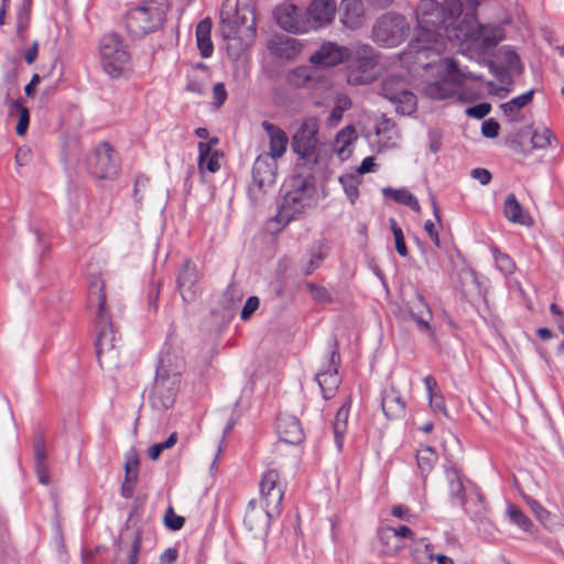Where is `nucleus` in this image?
<instances>
[{"mask_svg":"<svg viewBox=\"0 0 564 564\" xmlns=\"http://www.w3.org/2000/svg\"><path fill=\"white\" fill-rule=\"evenodd\" d=\"M273 14L283 30L295 34L308 32V22L295 4L282 3L274 9Z\"/></svg>","mask_w":564,"mask_h":564,"instance_id":"nucleus-18","label":"nucleus"},{"mask_svg":"<svg viewBox=\"0 0 564 564\" xmlns=\"http://www.w3.org/2000/svg\"><path fill=\"white\" fill-rule=\"evenodd\" d=\"M340 23L349 30H358L365 23V6L361 0H341Z\"/></svg>","mask_w":564,"mask_h":564,"instance_id":"nucleus-22","label":"nucleus"},{"mask_svg":"<svg viewBox=\"0 0 564 564\" xmlns=\"http://www.w3.org/2000/svg\"><path fill=\"white\" fill-rule=\"evenodd\" d=\"M348 417H349V402H346L338 409L336 416H335V421H334V435H335L336 446L338 449H341L343 445H344V436L347 431Z\"/></svg>","mask_w":564,"mask_h":564,"instance_id":"nucleus-34","label":"nucleus"},{"mask_svg":"<svg viewBox=\"0 0 564 564\" xmlns=\"http://www.w3.org/2000/svg\"><path fill=\"white\" fill-rule=\"evenodd\" d=\"M138 464H139V460L135 456L129 458L127 462H126V477H127V481H134L135 478H137V474L133 473L134 469H137L138 467Z\"/></svg>","mask_w":564,"mask_h":564,"instance_id":"nucleus-61","label":"nucleus"},{"mask_svg":"<svg viewBox=\"0 0 564 564\" xmlns=\"http://www.w3.org/2000/svg\"><path fill=\"white\" fill-rule=\"evenodd\" d=\"M183 368L184 361L180 356L171 352L161 355L151 393V402L155 409L166 410L173 405Z\"/></svg>","mask_w":564,"mask_h":564,"instance_id":"nucleus-6","label":"nucleus"},{"mask_svg":"<svg viewBox=\"0 0 564 564\" xmlns=\"http://www.w3.org/2000/svg\"><path fill=\"white\" fill-rule=\"evenodd\" d=\"M495 262L497 269L505 275H510L516 270V264L513 260L506 253L498 251L497 249L492 250Z\"/></svg>","mask_w":564,"mask_h":564,"instance_id":"nucleus-46","label":"nucleus"},{"mask_svg":"<svg viewBox=\"0 0 564 564\" xmlns=\"http://www.w3.org/2000/svg\"><path fill=\"white\" fill-rule=\"evenodd\" d=\"M471 176L479 181L481 185H487L491 181V173L486 169H474Z\"/></svg>","mask_w":564,"mask_h":564,"instance_id":"nucleus-62","label":"nucleus"},{"mask_svg":"<svg viewBox=\"0 0 564 564\" xmlns=\"http://www.w3.org/2000/svg\"><path fill=\"white\" fill-rule=\"evenodd\" d=\"M382 411L389 419H399L405 413V402L393 387L386 389L381 398Z\"/></svg>","mask_w":564,"mask_h":564,"instance_id":"nucleus-27","label":"nucleus"},{"mask_svg":"<svg viewBox=\"0 0 564 564\" xmlns=\"http://www.w3.org/2000/svg\"><path fill=\"white\" fill-rule=\"evenodd\" d=\"M325 257H326V249L324 246L318 245V246L314 247L310 253V258H308L307 262L303 265L302 270H303L304 274L308 275L314 270H316L321 265V263Z\"/></svg>","mask_w":564,"mask_h":564,"instance_id":"nucleus-44","label":"nucleus"},{"mask_svg":"<svg viewBox=\"0 0 564 564\" xmlns=\"http://www.w3.org/2000/svg\"><path fill=\"white\" fill-rule=\"evenodd\" d=\"M413 532L410 528L405 525H400L398 528H386L380 532V539H390V538H409L412 539Z\"/></svg>","mask_w":564,"mask_h":564,"instance_id":"nucleus-51","label":"nucleus"},{"mask_svg":"<svg viewBox=\"0 0 564 564\" xmlns=\"http://www.w3.org/2000/svg\"><path fill=\"white\" fill-rule=\"evenodd\" d=\"M413 75L424 78L423 91L433 99H446L454 95L456 87L466 76L452 58L430 56L421 62L412 58L410 62H401Z\"/></svg>","mask_w":564,"mask_h":564,"instance_id":"nucleus-2","label":"nucleus"},{"mask_svg":"<svg viewBox=\"0 0 564 564\" xmlns=\"http://www.w3.org/2000/svg\"><path fill=\"white\" fill-rule=\"evenodd\" d=\"M88 301L91 306L97 307L96 354L99 364L100 366H116L119 359L118 344L120 338L117 337L105 308L104 282L99 275L91 274L89 279Z\"/></svg>","mask_w":564,"mask_h":564,"instance_id":"nucleus-4","label":"nucleus"},{"mask_svg":"<svg viewBox=\"0 0 564 564\" xmlns=\"http://www.w3.org/2000/svg\"><path fill=\"white\" fill-rule=\"evenodd\" d=\"M463 13L460 0H421L415 10L416 26L406 51L400 54V62L417 58L423 62L430 56L437 57L451 46L449 34L456 19Z\"/></svg>","mask_w":564,"mask_h":564,"instance_id":"nucleus-1","label":"nucleus"},{"mask_svg":"<svg viewBox=\"0 0 564 564\" xmlns=\"http://www.w3.org/2000/svg\"><path fill=\"white\" fill-rule=\"evenodd\" d=\"M212 22L206 19L196 26V42L202 57L208 58L213 55L214 45L210 39Z\"/></svg>","mask_w":564,"mask_h":564,"instance_id":"nucleus-31","label":"nucleus"},{"mask_svg":"<svg viewBox=\"0 0 564 564\" xmlns=\"http://www.w3.org/2000/svg\"><path fill=\"white\" fill-rule=\"evenodd\" d=\"M406 305L410 316L415 322L419 329L426 333L431 338H434L435 333L431 326L433 313L424 296L416 292Z\"/></svg>","mask_w":564,"mask_h":564,"instance_id":"nucleus-20","label":"nucleus"},{"mask_svg":"<svg viewBox=\"0 0 564 564\" xmlns=\"http://www.w3.org/2000/svg\"><path fill=\"white\" fill-rule=\"evenodd\" d=\"M406 19L398 13L382 14L372 26V40L384 47H394L403 42L409 32Z\"/></svg>","mask_w":564,"mask_h":564,"instance_id":"nucleus-9","label":"nucleus"},{"mask_svg":"<svg viewBox=\"0 0 564 564\" xmlns=\"http://www.w3.org/2000/svg\"><path fill=\"white\" fill-rule=\"evenodd\" d=\"M417 466L422 474H429L437 462V453L432 446H422L416 452Z\"/></svg>","mask_w":564,"mask_h":564,"instance_id":"nucleus-36","label":"nucleus"},{"mask_svg":"<svg viewBox=\"0 0 564 564\" xmlns=\"http://www.w3.org/2000/svg\"><path fill=\"white\" fill-rule=\"evenodd\" d=\"M360 182V177L355 173L339 176V183L351 204H354L359 196L358 186Z\"/></svg>","mask_w":564,"mask_h":564,"instance_id":"nucleus-37","label":"nucleus"},{"mask_svg":"<svg viewBox=\"0 0 564 564\" xmlns=\"http://www.w3.org/2000/svg\"><path fill=\"white\" fill-rule=\"evenodd\" d=\"M170 9L169 0H143L126 14V26L134 37H142L158 31L164 23Z\"/></svg>","mask_w":564,"mask_h":564,"instance_id":"nucleus-7","label":"nucleus"},{"mask_svg":"<svg viewBox=\"0 0 564 564\" xmlns=\"http://www.w3.org/2000/svg\"><path fill=\"white\" fill-rule=\"evenodd\" d=\"M533 90H529L518 97L512 98L508 102L502 104L500 107L503 113L508 117H514L521 108L531 102Z\"/></svg>","mask_w":564,"mask_h":564,"instance_id":"nucleus-38","label":"nucleus"},{"mask_svg":"<svg viewBox=\"0 0 564 564\" xmlns=\"http://www.w3.org/2000/svg\"><path fill=\"white\" fill-rule=\"evenodd\" d=\"M376 133L381 149L388 150L398 147L400 133L390 121H381L376 128Z\"/></svg>","mask_w":564,"mask_h":564,"instance_id":"nucleus-30","label":"nucleus"},{"mask_svg":"<svg viewBox=\"0 0 564 564\" xmlns=\"http://www.w3.org/2000/svg\"><path fill=\"white\" fill-rule=\"evenodd\" d=\"M350 50L335 42H324L308 58L310 63L318 67H335L350 57Z\"/></svg>","mask_w":564,"mask_h":564,"instance_id":"nucleus-16","label":"nucleus"},{"mask_svg":"<svg viewBox=\"0 0 564 564\" xmlns=\"http://www.w3.org/2000/svg\"><path fill=\"white\" fill-rule=\"evenodd\" d=\"M507 514L512 523L519 527L521 530L529 532L533 528L532 521L522 512V510L516 505H509L507 508Z\"/></svg>","mask_w":564,"mask_h":564,"instance_id":"nucleus-40","label":"nucleus"},{"mask_svg":"<svg viewBox=\"0 0 564 564\" xmlns=\"http://www.w3.org/2000/svg\"><path fill=\"white\" fill-rule=\"evenodd\" d=\"M289 186L290 188L278 207L276 215L270 220L271 224L278 225L276 230L304 216L317 202L313 177L295 176L290 181Z\"/></svg>","mask_w":564,"mask_h":564,"instance_id":"nucleus-5","label":"nucleus"},{"mask_svg":"<svg viewBox=\"0 0 564 564\" xmlns=\"http://www.w3.org/2000/svg\"><path fill=\"white\" fill-rule=\"evenodd\" d=\"M447 478L449 480V494L459 505L465 502V490L462 479L459 478L456 470L447 471Z\"/></svg>","mask_w":564,"mask_h":564,"instance_id":"nucleus-41","label":"nucleus"},{"mask_svg":"<svg viewBox=\"0 0 564 564\" xmlns=\"http://www.w3.org/2000/svg\"><path fill=\"white\" fill-rule=\"evenodd\" d=\"M356 140V129L352 126H346L336 134L334 142V151L341 160H346L350 156V147Z\"/></svg>","mask_w":564,"mask_h":564,"instance_id":"nucleus-29","label":"nucleus"},{"mask_svg":"<svg viewBox=\"0 0 564 564\" xmlns=\"http://www.w3.org/2000/svg\"><path fill=\"white\" fill-rule=\"evenodd\" d=\"M525 502L530 507L531 511L535 514L536 519L543 524L547 525L551 518V513L543 508L536 500L525 497Z\"/></svg>","mask_w":564,"mask_h":564,"instance_id":"nucleus-50","label":"nucleus"},{"mask_svg":"<svg viewBox=\"0 0 564 564\" xmlns=\"http://www.w3.org/2000/svg\"><path fill=\"white\" fill-rule=\"evenodd\" d=\"M141 550V534L135 533L133 539V545L129 555V564H138V556Z\"/></svg>","mask_w":564,"mask_h":564,"instance_id":"nucleus-60","label":"nucleus"},{"mask_svg":"<svg viewBox=\"0 0 564 564\" xmlns=\"http://www.w3.org/2000/svg\"><path fill=\"white\" fill-rule=\"evenodd\" d=\"M373 61L368 57L359 58L347 68V82L350 85H366L375 78Z\"/></svg>","mask_w":564,"mask_h":564,"instance_id":"nucleus-26","label":"nucleus"},{"mask_svg":"<svg viewBox=\"0 0 564 564\" xmlns=\"http://www.w3.org/2000/svg\"><path fill=\"white\" fill-rule=\"evenodd\" d=\"M99 56L104 70L110 77L121 76L131 61L126 43L117 33H108L100 39Z\"/></svg>","mask_w":564,"mask_h":564,"instance_id":"nucleus-8","label":"nucleus"},{"mask_svg":"<svg viewBox=\"0 0 564 564\" xmlns=\"http://www.w3.org/2000/svg\"><path fill=\"white\" fill-rule=\"evenodd\" d=\"M177 442V433H172L164 442L155 443L148 449V456L152 460H156L164 449L173 447Z\"/></svg>","mask_w":564,"mask_h":564,"instance_id":"nucleus-48","label":"nucleus"},{"mask_svg":"<svg viewBox=\"0 0 564 564\" xmlns=\"http://www.w3.org/2000/svg\"><path fill=\"white\" fill-rule=\"evenodd\" d=\"M276 163L267 155H259L252 169V186L259 191H264L275 182Z\"/></svg>","mask_w":564,"mask_h":564,"instance_id":"nucleus-21","label":"nucleus"},{"mask_svg":"<svg viewBox=\"0 0 564 564\" xmlns=\"http://www.w3.org/2000/svg\"><path fill=\"white\" fill-rule=\"evenodd\" d=\"M107 142L99 143L85 159L87 171L96 178H111L117 173V161Z\"/></svg>","mask_w":564,"mask_h":564,"instance_id":"nucleus-11","label":"nucleus"},{"mask_svg":"<svg viewBox=\"0 0 564 564\" xmlns=\"http://www.w3.org/2000/svg\"><path fill=\"white\" fill-rule=\"evenodd\" d=\"M10 115L18 116L19 118L18 124L15 127L17 134H25L30 122V115L28 108L22 106L19 101H11Z\"/></svg>","mask_w":564,"mask_h":564,"instance_id":"nucleus-39","label":"nucleus"},{"mask_svg":"<svg viewBox=\"0 0 564 564\" xmlns=\"http://www.w3.org/2000/svg\"><path fill=\"white\" fill-rule=\"evenodd\" d=\"M339 354L336 341L329 345V358L327 365L316 373V381L322 390L323 397L329 399L340 383L338 376Z\"/></svg>","mask_w":564,"mask_h":564,"instance_id":"nucleus-15","label":"nucleus"},{"mask_svg":"<svg viewBox=\"0 0 564 564\" xmlns=\"http://www.w3.org/2000/svg\"><path fill=\"white\" fill-rule=\"evenodd\" d=\"M247 36L242 37V35L237 32H232L225 35L227 41V53L232 59H238L242 53H245L251 45L256 31L252 28L246 30Z\"/></svg>","mask_w":564,"mask_h":564,"instance_id":"nucleus-28","label":"nucleus"},{"mask_svg":"<svg viewBox=\"0 0 564 564\" xmlns=\"http://www.w3.org/2000/svg\"><path fill=\"white\" fill-rule=\"evenodd\" d=\"M218 138H210L207 142L198 143V167L203 171L215 173L220 169V153L214 148L218 144Z\"/></svg>","mask_w":564,"mask_h":564,"instance_id":"nucleus-25","label":"nucleus"},{"mask_svg":"<svg viewBox=\"0 0 564 564\" xmlns=\"http://www.w3.org/2000/svg\"><path fill=\"white\" fill-rule=\"evenodd\" d=\"M30 11H31L30 0H24V2L18 9V12H17V34L19 36H22L23 33L29 28Z\"/></svg>","mask_w":564,"mask_h":564,"instance_id":"nucleus-45","label":"nucleus"},{"mask_svg":"<svg viewBox=\"0 0 564 564\" xmlns=\"http://www.w3.org/2000/svg\"><path fill=\"white\" fill-rule=\"evenodd\" d=\"M429 403L433 412L445 413V401L441 393L436 392L430 395Z\"/></svg>","mask_w":564,"mask_h":564,"instance_id":"nucleus-57","label":"nucleus"},{"mask_svg":"<svg viewBox=\"0 0 564 564\" xmlns=\"http://www.w3.org/2000/svg\"><path fill=\"white\" fill-rule=\"evenodd\" d=\"M449 34L452 47L469 57L480 56L487 50L497 46L505 39V31L498 24H480L477 21L476 12H467L463 20Z\"/></svg>","mask_w":564,"mask_h":564,"instance_id":"nucleus-3","label":"nucleus"},{"mask_svg":"<svg viewBox=\"0 0 564 564\" xmlns=\"http://www.w3.org/2000/svg\"><path fill=\"white\" fill-rule=\"evenodd\" d=\"M184 522L185 520L183 517L177 516L172 508H169L164 517V524L167 529L172 531L181 530L184 525Z\"/></svg>","mask_w":564,"mask_h":564,"instance_id":"nucleus-52","label":"nucleus"},{"mask_svg":"<svg viewBox=\"0 0 564 564\" xmlns=\"http://www.w3.org/2000/svg\"><path fill=\"white\" fill-rule=\"evenodd\" d=\"M306 289L316 301L323 302L326 301L328 297L327 291L324 288L318 286L314 283H306Z\"/></svg>","mask_w":564,"mask_h":564,"instance_id":"nucleus-58","label":"nucleus"},{"mask_svg":"<svg viewBox=\"0 0 564 564\" xmlns=\"http://www.w3.org/2000/svg\"><path fill=\"white\" fill-rule=\"evenodd\" d=\"M413 557L417 564H432V545L425 539L420 540L414 546Z\"/></svg>","mask_w":564,"mask_h":564,"instance_id":"nucleus-42","label":"nucleus"},{"mask_svg":"<svg viewBox=\"0 0 564 564\" xmlns=\"http://www.w3.org/2000/svg\"><path fill=\"white\" fill-rule=\"evenodd\" d=\"M279 513L280 511L270 510V507L251 500L248 503L243 523L254 538L264 540L269 533L271 519Z\"/></svg>","mask_w":564,"mask_h":564,"instance_id":"nucleus-13","label":"nucleus"},{"mask_svg":"<svg viewBox=\"0 0 564 564\" xmlns=\"http://www.w3.org/2000/svg\"><path fill=\"white\" fill-rule=\"evenodd\" d=\"M227 99V91L223 83H217L213 87V105L216 109L221 107Z\"/></svg>","mask_w":564,"mask_h":564,"instance_id":"nucleus-53","label":"nucleus"},{"mask_svg":"<svg viewBox=\"0 0 564 564\" xmlns=\"http://www.w3.org/2000/svg\"><path fill=\"white\" fill-rule=\"evenodd\" d=\"M259 306V299L257 296H250L245 303L240 317L247 321Z\"/></svg>","mask_w":564,"mask_h":564,"instance_id":"nucleus-55","label":"nucleus"},{"mask_svg":"<svg viewBox=\"0 0 564 564\" xmlns=\"http://www.w3.org/2000/svg\"><path fill=\"white\" fill-rule=\"evenodd\" d=\"M390 227L393 234L395 249L401 257L408 256V249L404 241L402 229L398 226L394 219H390Z\"/></svg>","mask_w":564,"mask_h":564,"instance_id":"nucleus-49","label":"nucleus"},{"mask_svg":"<svg viewBox=\"0 0 564 564\" xmlns=\"http://www.w3.org/2000/svg\"><path fill=\"white\" fill-rule=\"evenodd\" d=\"M384 196L391 197L394 202L410 207L414 212H420L421 206L417 198L405 188H383Z\"/></svg>","mask_w":564,"mask_h":564,"instance_id":"nucleus-35","label":"nucleus"},{"mask_svg":"<svg viewBox=\"0 0 564 564\" xmlns=\"http://www.w3.org/2000/svg\"><path fill=\"white\" fill-rule=\"evenodd\" d=\"M262 128L269 138L270 152L267 156L274 161L282 158L289 144V138L286 133L281 128L269 121H263Z\"/></svg>","mask_w":564,"mask_h":564,"instance_id":"nucleus-24","label":"nucleus"},{"mask_svg":"<svg viewBox=\"0 0 564 564\" xmlns=\"http://www.w3.org/2000/svg\"><path fill=\"white\" fill-rule=\"evenodd\" d=\"M259 491L260 500L258 503L270 507V510L281 512L284 491L280 481V475L275 469H268L262 474Z\"/></svg>","mask_w":564,"mask_h":564,"instance_id":"nucleus-14","label":"nucleus"},{"mask_svg":"<svg viewBox=\"0 0 564 564\" xmlns=\"http://www.w3.org/2000/svg\"><path fill=\"white\" fill-rule=\"evenodd\" d=\"M276 430L281 441L288 444H300L304 440V432L297 417L281 414L276 420Z\"/></svg>","mask_w":564,"mask_h":564,"instance_id":"nucleus-23","label":"nucleus"},{"mask_svg":"<svg viewBox=\"0 0 564 564\" xmlns=\"http://www.w3.org/2000/svg\"><path fill=\"white\" fill-rule=\"evenodd\" d=\"M177 558V551L175 549L165 550L160 556L161 564H172Z\"/></svg>","mask_w":564,"mask_h":564,"instance_id":"nucleus-64","label":"nucleus"},{"mask_svg":"<svg viewBox=\"0 0 564 564\" xmlns=\"http://www.w3.org/2000/svg\"><path fill=\"white\" fill-rule=\"evenodd\" d=\"M337 12L335 0H313L307 8L308 31L321 30L333 23Z\"/></svg>","mask_w":564,"mask_h":564,"instance_id":"nucleus-19","label":"nucleus"},{"mask_svg":"<svg viewBox=\"0 0 564 564\" xmlns=\"http://www.w3.org/2000/svg\"><path fill=\"white\" fill-rule=\"evenodd\" d=\"M555 140L553 132L546 127H540L534 130L531 142L534 149H546Z\"/></svg>","mask_w":564,"mask_h":564,"instance_id":"nucleus-43","label":"nucleus"},{"mask_svg":"<svg viewBox=\"0 0 564 564\" xmlns=\"http://www.w3.org/2000/svg\"><path fill=\"white\" fill-rule=\"evenodd\" d=\"M490 110L491 106L488 102H481L476 106L467 108L466 115L471 118L482 119L490 112Z\"/></svg>","mask_w":564,"mask_h":564,"instance_id":"nucleus-54","label":"nucleus"},{"mask_svg":"<svg viewBox=\"0 0 564 564\" xmlns=\"http://www.w3.org/2000/svg\"><path fill=\"white\" fill-rule=\"evenodd\" d=\"M376 167L375 159L372 156H367L362 160L361 164L357 167L356 173L359 177L360 175L373 172Z\"/></svg>","mask_w":564,"mask_h":564,"instance_id":"nucleus-59","label":"nucleus"},{"mask_svg":"<svg viewBox=\"0 0 564 564\" xmlns=\"http://www.w3.org/2000/svg\"><path fill=\"white\" fill-rule=\"evenodd\" d=\"M381 95L395 105L397 112L411 115L416 109V97L406 89L401 76H389L382 80Z\"/></svg>","mask_w":564,"mask_h":564,"instance_id":"nucleus-10","label":"nucleus"},{"mask_svg":"<svg viewBox=\"0 0 564 564\" xmlns=\"http://www.w3.org/2000/svg\"><path fill=\"white\" fill-rule=\"evenodd\" d=\"M318 130L319 124L316 118L304 119L292 137L293 151L303 159L315 155L318 145Z\"/></svg>","mask_w":564,"mask_h":564,"instance_id":"nucleus-12","label":"nucleus"},{"mask_svg":"<svg viewBox=\"0 0 564 564\" xmlns=\"http://www.w3.org/2000/svg\"><path fill=\"white\" fill-rule=\"evenodd\" d=\"M481 133L486 138H495L499 133V124L497 121L489 119L482 122Z\"/></svg>","mask_w":564,"mask_h":564,"instance_id":"nucleus-56","label":"nucleus"},{"mask_svg":"<svg viewBox=\"0 0 564 564\" xmlns=\"http://www.w3.org/2000/svg\"><path fill=\"white\" fill-rule=\"evenodd\" d=\"M269 47L274 55L285 58H293L300 52L299 42L289 36L272 41Z\"/></svg>","mask_w":564,"mask_h":564,"instance_id":"nucleus-33","label":"nucleus"},{"mask_svg":"<svg viewBox=\"0 0 564 564\" xmlns=\"http://www.w3.org/2000/svg\"><path fill=\"white\" fill-rule=\"evenodd\" d=\"M39 42L34 41L32 45L24 52L23 57L26 64H33L37 58Z\"/></svg>","mask_w":564,"mask_h":564,"instance_id":"nucleus-63","label":"nucleus"},{"mask_svg":"<svg viewBox=\"0 0 564 564\" xmlns=\"http://www.w3.org/2000/svg\"><path fill=\"white\" fill-rule=\"evenodd\" d=\"M200 273L194 262L186 260L177 276V286L184 302H195L200 295Z\"/></svg>","mask_w":564,"mask_h":564,"instance_id":"nucleus-17","label":"nucleus"},{"mask_svg":"<svg viewBox=\"0 0 564 564\" xmlns=\"http://www.w3.org/2000/svg\"><path fill=\"white\" fill-rule=\"evenodd\" d=\"M505 216L514 224L531 225V218L523 212L522 206L513 194H509L505 200Z\"/></svg>","mask_w":564,"mask_h":564,"instance_id":"nucleus-32","label":"nucleus"},{"mask_svg":"<svg viewBox=\"0 0 564 564\" xmlns=\"http://www.w3.org/2000/svg\"><path fill=\"white\" fill-rule=\"evenodd\" d=\"M311 70L306 66H299L288 74V82L296 87L304 86L311 79Z\"/></svg>","mask_w":564,"mask_h":564,"instance_id":"nucleus-47","label":"nucleus"}]
</instances>
